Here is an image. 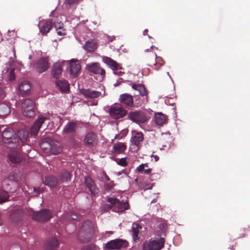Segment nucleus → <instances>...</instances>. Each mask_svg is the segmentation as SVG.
Wrapping results in <instances>:
<instances>
[{
  "label": "nucleus",
  "instance_id": "nucleus-34",
  "mask_svg": "<svg viewBox=\"0 0 250 250\" xmlns=\"http://www.w3.org/2000/svg\"><path fill=\"white\" fill-rule=\"evenodd\" d=\"M31 86L29 82L23 81L19 86V89L21 94H25L29 91Z\"/></svg>",
  "mask_w": 250,
  "mask_h": 250
},
{
  "label": "nucleus",
  "instance_id": "nucleus-7",
  "mask_svg": "<svg viewBox=\"0 0 250 250\" xmlns=\"http://www.w3.org/2000/svg\"><path fill=\"white\" fill-rule=\"evenodd\" d=\"M109 114L112 119L118 120L127 114V110L119 104L112 105L109 109Z\"/></svg>",
  "mask_w": 250,
  "mask_h": 250
},
{
  "label": "nucleus",
  "instance_id": "nucleus-3",
  "mask_svg": "<svg viewBox=\"0 0 250 250\" xmlns=\"http://www.w3.org/2000/svg\"><path fill=\"white\" fill-rule=\"evenodd\" d=\"M2 141L9 148H15L20 146V143L17 137H16V133L11 128H6L2 134Z\"/></svg>",
  "mask_w": 250,
  "mask_h": 250
},
{
  "label": "nucleus",
  "instance_id": "nucleus-35",
  "mask_svg": "<svg viewBox=\"0 0 250 250\" xmlns=\"http://www.w3.org/2000/svg\"><path fill=\"white\" fill-rule=\"evenodd\" d=\"M56 85L63 92H66L69 89V84L66 80H59L56 82Z\"/></svg>",
  "mask_w": 250,
  "mask_h": 250
},
{
  "label": "nucleus",
  "instance_id": "nucleus-56",
  "mask_svg": "<svg viewBox=\"0 0 250 250\" xmlns=\"http://www.w3.org/2000/svg\"><path fill=\"white\" fill-rule=\"evenodd\" d=\"M56 25H58V27H59V26H62L63 25V24H62V23H57V24H56Z\"/></svg>",
  "mask_w": 250,
  "mask_h": 250
},
{
  "label": "nucleus",
  "instance_id": "nucleus-22",
  "mask_svg": "<svg viewBox=\"0 0 250 250\" xmlns=\"http://www.w3.org/2000/svg\"><path fill=\"white\" fill-rule=\"evenodd\" d=\"M62 71V62H56L53 64L52 69V75L56 78L58 79L61 76Z\"/></svg>",
  "mask_w": 250,
  "mask_h": 250
},
{
  "label": "nucleus",
  "instance_id": "nucleus-54",
  "mask_svg": "<svg viewBox=\"0 0 250 250\" xmlns=\"http://www.w3.org/2000/svg\"><path fill=\"white\" fill-rule=\"evenodd\" d=\"M148 30L147 29H145L143 32V35H147L148 33Z\"/></svg>",
  "mask_w": 250,
  "mask_h": 250
},
{
  "label": "nucleus",
  "instance_id": "nucleus-28",
  "mask_svg": "<svg viewBox=\"0 0 250 250\" xmlns=\"http://www.w3.org/2000/svg\"><path fill=\"white\" fill-rule=\"evenodd\" d=\"M142 226L137 223L134 222L132 225V237L134 241H138L139 240V237L138 233L139 231L142 229Z\"/></svg>",
  "mask_w": 250,
  "mask_h": 250
},
{
  "label": "nucleus",
  "instance_id": "nucleus-10",
  "mask_svg": "<svg viewBox=\"0 0 250 250\" xmlns=\"http://www.w3.org/2000/svg\"><path fill=\"white\" fill-rule=\"evenodd\" d=\"M128 118L133 122L138 124L144 123L147 120L145 114L142 111L138 110L129 112L128 113Z\"/></svg>",
  "mask_w": 250,
  "mask_h": 250
},
{
  "label": "nucleus",
  "instance_id": "nucleus-12",
  "mask_svg": "<svg viewBox=\"0 0 250 250\" xmlns=\"http://www.w3.org/2000/svg\"><path fill=\"white\" fill-rule=\"evenodd\" d=\"M98 138L96 134L92 132L87 133L84 138L83 144L88 147L95 146L97 145Z\"/></svg>",
  "mask_w": 250,
  "mask_h": 250
},
{
  "label": "nucleus",
  "instance_id": "nucleus-39",
  "mask_svg": "<svg viewBox=\"0 0 250 250\" xmlns=\"http://www.w3.org/2000/svg\"><path fill=\"white\" fill-rule=\"evenodd\" d=\"M71 178V175L68 171L65 170H62V171L60 176V180L62 182H67L70 181Z\"/></svg>",
  "mask_w": 250,
  "mask_h": 250
},
{
  "label": "nucleus",
  "instance_id": "nucleus-26",
  "mask_svg": "<svg viewBox=\"0 0 250 250\" xmlns=\"http://www.w3.org/2000/svg\"><path fill=\"white\" fill-rule=\"evenodd\" d=\"M58 179L53 175H48L45 177L44 183L45 185L53 188L56 187L58 184Z\"/></svg>",
  "mask_w": 250,
  "mask_h": 250
},
{
  "label": "nucleus",
  "instance_id": "nucleus-25",
  "mask_svg": "<svg viewBox=\"0 0 250 250\" xmlns=\"http://www.w3.org/2000/svg\"><path fill=\"white\" fill-rule=\"evenodd\" d=\"M49 149L51 153L55 155L59 154L62 151V147L60 144L53 140H50V145Z\"/></svg>",
  "mask_w": 250,
  "mask_h": 250
},
{
  "label": "nucleus",
  "instance_id": "nucleus-31",
  "mask_svg": "<svg viewBox=\"0 0 250 250\" xmlns=\"http://www.w3.org/2000/svg\"><path fill=\"white\" fill-rule=\"evenodd\" d=\"M167 116L161 112H158L155 114V123L159 125H162L166 123Z\"/></svg>",
  "mask_w": 250,
  "mask_h": 250
},
{
  "label": "nucleus",
  "instance_id": "nucleus-6",
  "mask_svg": "<svg viewBox=\"0 0 250 250\" xmlns=\"http://www.w3.org/2000/svg\"><path fill=\"white\" fill-rule=\"evenodd\" d=\"M23 114L27 118H32L35 115V103L30 99H26L22 104Z\"/></svg>",
  "mask_w": 250,
  "mask_h": 250
},
{
  "label": "nucleus",
  "instance_id": "nucleus-45",
  "mask_svg": "<svg viewBox=\"0 0 250 250\" xmlns=\"http://www.w3.org/2000/svg\"><path fill=\"white\" fill-rule=\"evenodd\" d=\"M117 163L119 165L122 167H125L127 165L125 158H123L118 160L117 161Z\"/></svg>",
  "mask_w": 250,
  "mask_h": 250
},
{
  "label": "nucleus",
  "instance_id": "nucleus-49",
  "mask_svg": "<svg viewBox=\"0 0 250 250\" xmlns=\"http://www.w3.org/2000/svg\"><path fill=\"white\" fill-rule=\"evenodd\" d=\"M122 69V68L121 69H118L116 70H113L114 72V74L117 75L118 76H122L124 73L121 70Z\"/></svg>",
  "mask_w": 250,
  "mask_h": 250
},
{
  "label": "nucleus",
  "instance_id": "nucleus-13",
  "mask_svg": "<svg viewBox=\"0 0 250 250\" xmlns=\"http://www.w3.org/2000/svg\"><path fill=\"white\" fill-rule=\"evenodd\" d=\"M119 101L122 105L126 107H132L134 105L133 96L128 93L120 95Z\"/></svg>",
  "mask_w": 250,
  "mask_h": 250
},
{
  "label": "nucleus",
  "instance_id": "nucleus-51",
  "mask_svg": "<svg viewBox=\"0 0 250 250\" xmlns=\"http://www.w3.org/2000/svg\"><path fill=\"white\" fill-rule=\"evenodd\" d=\"M167 224L166 223H163L160 224V228L162 229L165 230Z\"/></svg>",
  "mask_w": 250,
  "mask_h": 250
},
{
  "label": "nucleus",
  "instance_id": "nucleus-17",
  "mask_svg": "<svg viewBox=\"0 0 250 250\" xmlns=\"http://www.w3.org/2000/svg\"><path fill=\"white\" fill-rule=\"evenodd\" d=\"M8 158L13 164H18L23 160L22 157L19 150L11 151L8 154Z\"/></svg>",
  "mask_w": 250,
  "mask_h": 250
},
{
  "label": "nucleus",
  "instance_id": "nucleus-23",
  "mask_svg": "<svg viewBox=\"0 0 250 250\" xmlns=\"http://www.w3.org/2000/svg\"><path fill=\"white\" fill-rule=\"evenodd\" d=\"M103 62L106 63L112 70L121 69L122 67L115 61L108 57L103 58Z\"/></svg>",
  "mask_w": 250,
  "mask_h": 250
},
{
  "label": "nucleus",
  "instance_id": "nucleus-14",
  "mask_svg": "<svg viewBox=\"0 0 250 250\" xmlns=\"http://www.w3.org/2000/svg\"><path fill=\"white\" fill-rule=\"evenodd\" d=\"M49 67V62L47 58H41L35 64L36 70L39 73L46 71Z\"/></svg>",
  "mask_w": 250,
  "mask_h": 250
},
{
  "label": "nucleus",
  "instance_id": "nucleus-21",
  "mask_svg": "<svg viewBox=\"0 0 250 250\" xmlns=\"http://www.w3.org/2000/svg\"><path fill=\"white\" fill-rule=\"evenodd\" d=\"M23 215V211L22 209H15L10 214V219L12 222L17 223L22 220Z\"/></svg>",
  "mask_w": 250,
  "mask_h": 250
},
{
  "label": "nucleus",
  "instance_id": "nucleus-11",
  "mask_svg": "<svg viewBox=\"0 0 250 250\" xmlns=\"http://www.w3.org/2000/svg\"><path fill=\"white\" fill-rule=\"evenodd\" d=\"M46 120H48V118L42 115L39 116L38 119L35 121L33 125L30 128V135L31 136H36L38 134L41 126Z\"/></svg>",
  "mask_w": 250,
  "mask_h": 250
},
{
  "label": "nucleus",
  "instance_id": "nucleus-36",
  "mask_svg": "<svg viewBox=\"0 0 250 250\" xmlns=\"http://www.w3.org/2000/svg\"><path fill=\"white\" fill-rule=\"evenodd\" d=\"M126 148L125 145L121 142L116 143L113 146L114 152L118 154L123 152Z\"/></svg>",
  "mask_w": 250,
  "mask_h": 250
},
{
  "label": "nucleus",
  "instance_id": "nucleus-55",
  "mask_svg": "<svg viewBox=\"0 0 250 250\" xmlns=\"http://www.w3.org/2000/svg\"><path fill=\"white\" fill-rule=\"evenodd\" d=\"M104 176L105 179L107 181H109V178L108 176L106 174H105V173L104 174Z\"/></svg>",
  "mask_w": 250,
  "mask_h": 250
},
{
  "label": "nucleus",
  "instance_id": "nucleus-40",
  "mask_svg": "<svg viewBox=\"0 0 250 250\" xmlns=\"http://www.w3.org/2000/svg\"><path fill=\"white\" fill-rule=\"evenodd\" d=\"M9 198V193L7 191L0 189V204L7 202Z\"/></svg>",
  "mask_w": 250,
  "mask_h": 250
},
{
  "label": "nucleus",
  "instance_id": "nucleus-5",
  "mask_svg": "<svg viewBox=\"0 0 250 250\" xmlns=\"http://www.w3.org/2000/svg\"><path fill=\"white\" fill-rule=\"evenodd\" d=\"M165 240L161 237L159 239H150L148 241H146L142 246L143 250H161L165 245Z\"/></svg>",
  "mask_w": 250,
  "mask_h": 250
},
{
  "label": "nucleus",
  "instance_id": "nucleus-47",
  "mask_svg": "<svg viewBox=\"0 0 250 250\" xmlns=\"http://www.w3.org/2000/svg\"><path fill=\"white\" fill-rule=\"evenodd\" d=\"M14 70H15L13 68V69H11L9 72V80L11 81L14 80L15 79V76L14 74Z\"/></svg>",
  "mask_w": 250,
  "mask_h": 250
},
{
  "label": "nucleus",
  "instance_id": "nucleus-20",
  "mask_svg": "<svg viewBox=\"0 0 250 250\" xmlns=\"http://www.w3.org/2000/svg\"><path fill=\"white\" fill-rule=\"evenodd\" d=\"M29 132L27 130L21 129L16 133V137H17L20 143V146L17 147H21L22 144L25 143L28 139Z\"/></svg>",
  "mask_w": 250,
  "mask_h": 250
},
{
  "label": "nucleus",
  "instance_id": "nucleus-2",
  "mask_svg": "<svg viewBox=\"0 0 250 250\" xmlns=\"http://www.w3.org/2000/svg\"><path fill=\"white\" fill-rule=\"evenodd\" d=\"M94 233L93 226L89 220L85 221L82 225L78 236L80 241L86 243L90 241Z\"/></svg>",
  "mask_w": 250,
  "mask_h": 250
},
{
  "label": "nucleus",
  "instance_id": "nucleus-29",
  "mask_svg": "<svg viewBox=\"0 0 250 250\" xmlns=\"http://www.w3.org/2000/svg\"><path fill=\"white\" fill-rule=\"evenodd\" d=\"M52 26V22L51 21H47L40 27V31L42 35H46L51 29Z\"/></svg>",
  "mask_w": 250,
  "mask_h": 250
},
{
  "label": "nucleus",
  "instance_id": "nucleus-1",
  "mask_svg": "<svg viewBox=\"0 0 250 250\" xmlns=\"http://www.w3.org/2000/svg\"><path fill=\"white\" fill-rule=\"evenodd\" d=\"M154 48H156L151 45L149 49L144 50L143 55L146 60L147 65L158 70L164 65V61L161 57H157L156 53L154 51Z\"/></svg>",
  "mask_w": 250,
  "mask_h": 250
},
{
  "label": "nucleus",
  "instance_id": "nucleus-46",
  "mask_svg": "<svg viewBox=\"0 0 250 250\" xmlns=\"http://www.w3.org/2000/svg\"><path fill=\"white\" fill-rule=\"evenodd\" d=\"M5 87L3 83H0V98L1 99L4 98L5 97L4 89Z\"/></svg>",
  "mask_w": 250,
  "mask_h": 250
},
{
  "label": "nucleus",
  "instance_id": "nucleus-50",
  "mask_svg": "<svg viewBox=\"0 0 250 250\" xmlns=\"http://www.w3.org/2000/svg\"><path fill=\"white\" fill-rule=\"evenodd\" d=\"M104 187L106 190L109 191L112 189V188H113V186L110 184L108 185L106 184L104 185Z\"/></svg>",
  "mask_w": 250,
  "mask_h": 250
},
{
  "label": "nucleus",
  "instance_id": "nucleus-19",
  "mask_svg": "<svg viewBox=\"0 0 250 250\" xmlns=\"http://www.w3.org/2000/svg\"><path fill=\"white\" fill-rule=\"evenodd\" d=\"M84 184L92 194L96 195L98 193L99 190L96 188L94 182L90 177H86L84 178Z\"/></svg>",
  "mask_w": 250,
  "mask_h": 250
},
{
  "label": "nucleus",
  "instance_id": "nucleus-30",
  "mask_svg": "<svg viewBox=\"0 0 250 250\" xmlns=\"http://www.w3.org/2000/svg\"><path fill=\"white\" fill-rule=\"evenodd\" d=\"M132 88L139 91V94L142 96H145L147 98V92L144 84L135 83L131 85Z\"/></svg>",
  "mask_w": 250,
  "mask_h": 250
},
{
  "label": "nucleus",
  "instance_id": "nucleus-44",
  "mask_svg": "<svg viewBox=\"0 0 250 250\" xmlns=\"http://www.w3.org/2000/svg\"><path fill=\"white\" fill-rule=\"evenodd\" d=\"M67 217L68 219L72 220H77L79 218L78 215L73 212H71Z\"/></svg>",
  "mask_w": 250,
  "mask_h": 250
},
{
  "label": "nucleus",
  "instance_id": "nucleus-8",
  "mask_svg": "<svg viewBox=\"0 0 250 250\" xmlns=\"http://www.w3.org/2000/svg\"><path fill=\"white\" fill-rule=\"evenodd\" d=\"M128 242L125 240L116 239L107 242L104 247L105 250H120L127 247Z\"/></svg>",
  "mask_w": 250,
  "mask_h": 250
},
{
  "label": "nucleus",
  "instance_id": "nucleus-27",
  "mask_svg": "<svg viewBox=\"0 0 250 250\" xmlns=\"http://www.w3.org/2000/svg\"><path fill=\"white\" fill-rule=\"evenodd\" d=\"M77 124L76 122H70L64 127L63 133L66 134H73L75 132Z\"/></svg>",
  "mask_w": 250,
  "mask_h": 250
},
{
  "label": "nucleus",
  "instance_id": "nucleus-42",
  "mask_svg": "<svg viewBox=\"0 0 250 250\" xmlns=\"http://www.w3.org/2000/svg\"><path fill=\"white\" fill-rule=\"evenodd\" d=\"M55 27L56 28L57 33L59 36H63L65 35V30L63 29L62 26L58 27L57 25H55Z\"/></svg>",
  "mask_w": 250,
  "mask_h": 250
},
{
  "label": "nucleus",
  "instance_id": "nucleus-41",
  "mask_svg": "<svg viewBox=\"0 0 250 250\" xmlns=\"http://www.w3.org/2000/svg\"><path fill=\"white\" fill-rule=\"evenodd\" d=\"M98 247L94 244L85 245L81 248V250H98Z\"/></svg>",
  "mask_w": 250,
  "mask_h": 250
},
{
  "label": "nucleus",
  "instance_id": "nucleus-9",
  "mask_svg": "<svg viewBox=\"0 0 250 250\" xmlns=\"http://www.w3.org/2000/svg\"><path fill=\"white\" fill-rule=\"evenodd\" d=\"M52 212L48 209H43L38 212L33 213L32 217L33 220L40 222L48 221L52 218Z\"/></svg>",
  "mask_w": 250,
  "mask_h": 250
},
{
  "label": "nucleus",
  "instance_id": "nucleus-24",
  "mask_svg": "<svg viewBox=\"0 0 250 250\" xmlns=\"http://www.w3.org/2000/svg\"><path fill=\"white\" fill-rule=\"evenodd\" d=\"M59 244L58 240L54 237L47 239L44 243V247L47 250L54 249Z\"/></svg>",
  "mask_w": 250,
  "mask_h": 250
},
{
  "label": "nucleus",
  "instance_id": "nucleus-57",
  "mask_svg": "<svg viewBox=\"0 0 250 250\" xmlns=\"http://www.w3.org/2000/svg\"><path fill=\"white\" fill-rule=\"evenodd\" d=\"M229 249H230V250H235V246H232Z\"/></svg>",
  "mask_w": 250,
  "mask_h": 250
},
{
  "label": "nucleus",
  "instance_id": "nucleus-16",
  "mask_svg": "<svg viewBox=\"0 0 250 250\" xmlns=\"http://www.w3.org/2000/svg\"><path fill=\"white\" fill-rule=\"evenodd\" d=\"M81 69V65L77 60H72L69 63V71L70 75L76 77L79 73Z\"/></svg>",
  "mask_w": 250,
  "mask_h": 250
},
{
  "label": "nucleus",
  "instance_id": "nucleus-52",
  "mask_svg": "<svg viewBox=\"0 0 250 250\" xmlns=\"http://www.w3.org/2000/svg\"><path fill=\"white\" fill-rule=\"evenodd\" d=\"M34 191L35 192V195L37 196L40 193L39 190L38 189H37L36 188H34Z\"/></svg>",
  "mask_w": 250,
  "mask_h": 250
},
{
  "label": "nucleus",
  "instance_id": "nucleus-4",
  "mask_svg": "<svg viewBox=\"0 0 250 250\" xmlns=\"http://www.w3.org/2000/svg\"><path fill=\"white\" fill-rule=\"evenodd\" d=\"M107 201L110 204L109 205H106L108 208L112 209L116 212L122 213L129 208L128 201L121 202L117 198L110 197L107 198Z\"/></svg>",
  "mask_w": 250,
  "mask_h": 250
},
{
  "label": "nucleus",
  "instance_id": "nucleus-15",
  "mask_svg": "<svg viewBox=\"0 0 250 250\" xmlns=\"http://www.w3.org/2000/svg\"><path fill=\"white\" fill-rule=\"evenodd\" d=\"M80 92L85 98L95 99L99 97L101 95V92L90 88H82L80 89Z\"/></svg>",
  "mask_w": 250,
  "mask_h": 250
},
{
  "label": "nucleus",
  "instance_id": "nucleus-18",
  "mask_svg": "<svg viewBox=\"0 0 250 250\" xmlns=\"http://www.w3.org/2000/svg\"><path fill=\"white\" fill-rule=\"evenodd\" d=\"M87 67L88 70L94 74L100 75L103 77L105 75V70L101 67L98 63H93L91 64L87 65Z\"/></svg>",
  "mask_w": 250,
  "mask_h": 250
},
{
  "label": "nucleus",
  "instance_id": "nucleus-32",
  "mask_svg": "<svg viewBox=\"0 0 250 250\" xmlns=\"http://www.w3.org/2000/svg\"><path fill=\"white\" fill-rule=\"evenodd\" d=\"M97 47V44L94 40L88 41L83 46V48L89 52L94 51Z\"/></svg>",
  "mask_w": 250,
  "mask_h": 250
},
{
  "label": "nucleus",
  "instance_id": "nucleus-53",
  "mask_svg": "<svg viewBox=\"0 0 250 250\" xmlns=\"http://www.w3.org/2000/svg\"><path fill=\"white\" fill-rule=\"evenodd\" d=\"M152 157L154 158L155 161L157 162L159 160V157L157 155H152Z\"/></svg>",
  "mask_w": 250,
  "mask_h": 250
},
{
  "label": "nucleus",
  "instance_id": "nucleus-48",
  "mask_svg": "<svg viewBox=\"0 0 250 250\" xmlns=\"http://www.w3.org/2000/svg\"><path fill=\"white\" fill-rule=\"evenodd\" d=\"M79 0H65V2L68 5H72L78 3Z\"/></svg>",
  "mask_w": 250,
  "mask_h": 250
},
{
  "label": "nucleus",
  "instance_id": "nucleus-43",
  "mask_svg": "<svg viewBox=\"0 0 250 250\" xmlns=\"http://www.w3.org/2000/svg\"><path fill=\"white\" fill-rule=\"evenodd\" d=\"M50 142L47 143V142L42 140L40 143V146L43 149H48L50 147Z\"/></svg>",
  "mask_w": 250,
  "mask_h": 250
},
{
  "label": "nucleus",
  "instance_id": "nucleus-37",
  "mask_svg": "<svg viewBox=\"0 0 250 250\" xmlns=\"http://www.w3.org/2000/svg\"><path fill=\"white\" fill-rule=\"evenodd\" d=\"M144 135L142 132H137L132 138V143L136 146H139L143 142Z\"/></svg>",
  "mask_w": 250,
  "mask_h": 250
},
{
  "label": "nucleus",
  "instance_id": "nucleus-33",
  "mask_svg": "<svg viewBox=\"0 0 250 250\" xmlns=\"http://www.w3.org/2000/svg\"><path fill=\"white\" fill-rule=\"evenodd\" d=\"M136 171L140 173H144L149 175L152 171V169L148 168V163L142 164L136 168Z\"/></svg>",
  "mask_w": 250,
  "mask_h": 250
},
{
  "label": "nucleus",
  "instance_id": "nucleus-38",
  "mask_svg": "<svg viewBox=\"0 0 250 250\" xmlns=\"http://www.w3.org/2000/svg\"><path fill=\"white\" fill-rule=\"evenodd\" d=\"M10 113V109L6 104H0V116H5Z\"/></svg>",
  "mask_w": 250,
  "mask_h": 250
}]
</instances>
